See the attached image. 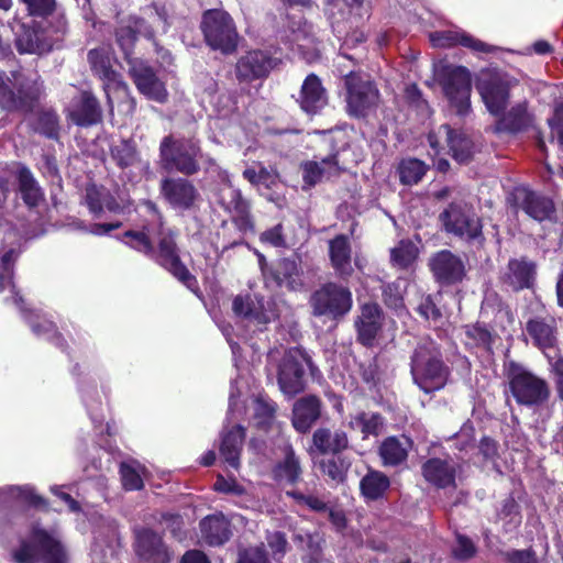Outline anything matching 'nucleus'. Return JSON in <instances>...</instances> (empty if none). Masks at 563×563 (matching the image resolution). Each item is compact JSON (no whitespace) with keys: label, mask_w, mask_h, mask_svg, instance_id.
Instances as JSON below:
<instances>
[{"label":"nucleus","mask_w":563,"mask_h":563,"mask_svg":"<svg viewBox=\"0 0 563 563\" xmlns=\"http://www.w3.org/2000/svg\"><path fill=\"white\" fill-rule=\"evenodd\" d=\"M205 44L223 55L233 54L239 45V33L233 18L223 9H207L199 23Z\"/></svg>","instance_id":"nucleus-4"},{"label":"nucleus","mask_w":563,"mask_h":563,"mask_svg":"<svg viewBox=\"0 0 563 563\" xmlns=\"http://www.w3.org/2000/svg\"><path fill=\"white\" fill-rule=\"evenodd\" d=\"M440 219L448 233L467 241L482 238V222L474 209L465 202H452Z\"/></svg>","instance_id":"nucleus-11"},{"label":"nucleus","mask_w":563,"mask_h":563,"mask_svg":"<svg viewBox=\"0 0 563 563\" xmlns=\"http://www.w3.org/2000/svg\"><path fill=\"white\" fill-rule=\"evenodd\" d=\"M347 89V110L354 117H364L378 101V90L369 80H362L352 70L344 74Z\"/></svg>","instance_id":"nucleus-15"},{"label":"nucleus","mask_w":563,"mask_h":563,"mask_svg":"<svg viewBox=\"0 0 563 563\" xmlns=\"http://www.w3.org/2000/svg\"><path fill=\"white\" fill-rule=\"evenodd\" d=\"M119 474L124 490L134 492L144 488L143 478L133 465L122 462L119 467Z\"/></svg>","instance_id":"nucleus-51"},{"label":"nucleus","mask_w":563,"mask_h":563,"mask_svg":"<svg viewBox=\"0 0 563 563\" xmlns=\"http://www.w3.org/2000/svg\"><path fill=\"white\" fill-rule=\"evenodd\" d=\"M531 122L532 118L527 110L526 103H519L509 111L501 123L505 129L520 131L528 128Z\"/></svg>","instance_id":"nucleus-50"},{"label":"nucleus","mask_w":563,"mask_h":563,"mask_svg":"<svg viewBox=\"0 0 563 563\" xmlns=\"http://www.w3.org/2000/svg\"><path fill=\"white\" fill-rule=\"evenodd\" d=\"M31 114L34 118L29 121V126L34 133L49 140L59 139L60 118L54 108H36Z\"/></svg>","instance_id":"nucleus-31"},{"label":"nucleus","mask_w":563,"mask_h":563,"mask_svg":"<svg viewBox=\"0 0 563 563\" xmlns=\"http://www.w3.org/2000/svg\"><path fill=\"white\" fill-rule=\"evenodd\" d=\"M476 552L474 543L462 534L456 536V543L453 548V554L459 560H468Z\"/></svg>","instance_id":"nucleus-58"},{"label":"nucleus","mask_w":563,"mask_h":563,"mask_svg":"<svg viewBox=\"0 0 563 563\" xmlns=\"http://www.w3.org/2000/svg\"><path fill=\"white\" fill-rule=\"evenodd\" d=\"M254 253L267 285L286 287L290 290H297L302 286L301 275L295 261L285 258L277 263L275 269H268L265 257L256 250Z\"/></svg>","instance_id":"nucleus-20"},{"label":"nucleus","mask_w":563,"mask_h":563,"mask_svg":"<svg viewBox=\"0 0 563 563\" xmlns=\"http://www.w3.org/2000/svg\"><path fill=\"white\" fill-rule=\"evenodd\" d=\"M411 375L415 384L427 394L445 386L449 368L433 341H421L416 347L411 357Z\"/></svg>","instance_id":"nucleus-3"},{"label":"nucleus","mask_w":563,"mask_h":563,"mask_svg":"<svg viewBox=\"0 0 563 563\" xmlns=\"http://www.w3.org/2000/svg\"><path fill=\"white\" fill-rule=\"evenodd\" d=\"M527 331L541 349L551 347L554 344V329L542 320H531L527 324Z\"/></svg>","instance_id":"nucleus-47"},{"label":"nucleus","mask_w":563,"mask_h":563,"mask_svg":"<svg viewBox=\"0 0 563 563\" xmlns=\"http://www.w3.org/2000/svg\"><path fill=\"white\" fill-rule=\"evenodd\" d=\"M306 365L309 358L302 350L296 347L285 353L278 369V385L284 395L292 397L303 390Z\"/></svg>","instance_id":"nucleus-12"},{"label":"nucleus","mask_w":563,"mask_h":563,"mask_svg":"<svg viewBox=\"0 0 563 563\" xmlns=\"http://www.w3.org/2000/svg\"><path fill=\"white\" fill-rule=\"evenodd\" d=\"M114 36L128 65H131L134 60H139L132 57L139 36L128 21L126 24L115 29Z\"/></svg>","instance_id":"nucleus-46"},{"label":"nucleus","mask_w":563,"mask_h":563,"mask_svg":"<svg viewBox=\"0 0 563 563\" xmlns=\"http://www.w3.org/2000/svg\"><path fill=\"white\" fill-rule=\"evenodd\" d=\"M289 29L291 31V36L289 41L296 43L298 48H302L310 42V35L312 33V26L303 21L301 18L295 20V16L291 18V22L289 24Z\"/></svg>","instance_id":"nucleus-54"},{"label":"nucleus","mask_w":563,"mask_h":563,"mask_svg":"<svg viewBox=\"0 0 563 563\" xmlns=\"http://www.w3.org/2000/svg\"><path fill=\"white\" fill-rule=\"evenodd\" d=\"M27 324L31 328L32 332L37 336H51V334H53V332H55V330L57 329L55 322L48 319L40 318L38 316L27 318Z\"/></svg>","instance_id":"nucleus-57"},{"label":"nucleus","mask_w":563,"mask_h":563,"mask_svg":"<svg viewBox=\"0 0 563 563\" xmlns=\"http://www.w3.org/2000/svg\"><path fill=\"white\" fill-rule=\"evenodd\" d=\"M110 154L117 166L125 169L137 162L139 152L132 139H123L110 147Z\"/></svg>","instance_id":"nucleus-44"},{"label":"nucleus","mask_w":563,"mask_h":563,"mask_svg":"<svg viewBox=\"0 0 563 563\" xmlns=\"http://www.w3.org/2000/svg\"><path fill=\"white\" fill-rule=\"evenodd\" d=\"M26 9L31 19L52 22L56 18H60L68 22L66 12L59 7L57 0H20Z\"/></svg>","instance_id":"nucleus-37"},{"label":"nucleus","mask_w":563,"mask_h":563,"mask_svg":"<svg viewBox=\"0 0 563 563\" xmlns=\"http://www.w3.org/2000/svg\"><path fill=\"white\" fill-rule=\"evenodd\" d=\"M267 543L275 559H280L287 551V540L284 533L273 532L267 536Z\"/></svg>","instance_id":"nucleus-62"},{"label":"nucleus","mask_w":563,"mask_h":563,"mask_svg":"<svg viewBox=\"0 0 563 563\" xmlns=\"http://www.w3.org/2000/svg\"><path fill=\"white\" fill-rule=\"evenodd\" d=\"M430 41L435 47L461 45L478 53H487L490 51L489 45L460 29L433 32L430 34Z\"/></svg>","instance_id":"nucleus-28"},{"label":"nucleus","mask_w":563,"mask_h":563,"mask_svg":"<svg viewBox=\"0 0 563 563\" xmlns=\"http://www.w3.org/2000/svg\"><path fill=\"white\" fill-rule=\"evenodd\" d=\"M400 181L404 185H416L418 184L427 172V166L423 162L409 158L404 159L398 167Z\"/></svg>","instance_id":"nucleus-48"},{"label":"nucleus","mask_w":563,"mask_h":563,"mask_svg":"<svg viewBox=\"0 0 563 563\" xmlns=\"http://www.w3.org/2000/svg\"><path fill=\"white\" fill-rule=\"evenodd\" d=\"M202 540L211 547L221 545L230 539V521L222 514L209 515L199 522Z\"/></svg>","instance_id":"nucleus-30"},{"label":"nucleus","mask_w":563,"mask_h":563,"mask_svg":"<svg viewBox=\"0 0 563 563\" xmlns=\"http://www.w3.org/2000/svg\"><path fill=\"white\" fill-rule=\"evenodd\" d=\"M21 498L22 500L27 504L30 507L42 510V511H49V504L46 498L38 495L34 489L32 488H25L21 492Z\"/></svg>","instance_id":"nucleus-59"},{"label":"nucleus","mask_w":563,"mask_h":563,"mask_svg":"<svg viewBox=\"0 0 563 563\" xmlns=\"http://www.w3.org/2000/svg\"><path fill=\"white\" fill-rule=\"evenodd\" d=\"M287 496L294 498L298 505L307 506L313 511H323L327 509V504L314 495H303L297 490H289L286 493Z\"/></svg>","instance_id":"nucleus-56"},{"label":"nucleus","mask_w":563,"mask_h":563,"mask_svg":"<svg viewBox=\"0 0 563 563\" xmlns=\"http://www.w3.org/2000/svg\"><path fill=\"white\" fill-rule=\"evenodd\" d=\"M274 477L279 482L296 483L301 474L299 460L290 446L285 449V457L274 467Z\"/></svg>","instance_id":"nucleus-42"},{"label":"nucleus","mask_w":563,"mask_h":563,"mask_svg":"<svg viewBox=\"0 0 563 563\" xmlns=\"http://www.w3.org/2000/svg\"><path fill=\"white\" fill-rule=\"evenodd\" d=\"M330 260L333 268L341 276L352 274L351 265V246L349 240L344 235H339L330 241L329 244Z\"/></svg>","instance_id":"nucleus-38"},{"label":"nucleus","mask_w":563,"mask_h":563,"mask_svg":"<svg viewBox=\"0 0 563 563\" xmlns=\"http://www.w3.org/2000/svg\"><path fill=\"white\" fill-rule=\"evenodd\" d=\"M323 474L329 476L332 481L342 482L345 475V467L339 463L334 457L324 460L320 463Z\"/></svg>","instance_id":"nucleus-60"},{"label":"nucleus","mask_w":563,"mask_h":563,"mask_svg":"<svg viewBox=\"0 0 563 563\" xmlns=\"http://www.w3.org/2000/svg\"><path fill=\"white\" fill-rule=\"evenodd\" d=\"M213 489L224 494H236L241 495L244 493V488L236 483L235 479L228 481L221 474L218 475L217 481L213 485Z\"/></svg>","instance_id":"nucleus-63"},{"label":"nucleus","mask_w":563,"mask_h":563,"mask_svg":"<svg viewBox=\"0 0 563 563\" xmlns=\"http://www.w3.org/2000/svg\"><path fill=\"white\" fill-rule=\"evenodd\" d=\"M110 49L103 46L91 48L87 53V62L92 75L99 78L103 85L102 89L107 98V106L110 113H113V100L110 96L111 86L126 88L121 74L112 66Z\"/></svg>","instance_id":"nucleus-14"},{"label":"nucleus","mask_w":563,"mask_h":563,"mask_svg":"<svg viewBox=\"0 0 563 563\" xmlns=\"http://www.w3.org/2000/svg\"><path fill=\"white\" fill-rule=\"evenodd\" d=\"M390 485L389 478L378 471H369L360 483L362 495L366 500H377L384 496Z\"/></svg>","instance_id":"nucleus-40"},{"label":"nucleus","mask_w":563,"mask_h":563,"mask_svg":"<svg viewBox=\"0 0 563 563\" xmlns=\"http://www.w3.org/2000/svg\"><path fill=\"white\" fill-rule=\"evenodd\" d=\"M351 428L360 430L364 438L368 435H376L382 429L383 419L377 413H358L350 421Z\"/></svg>","instance_id":"nucleus-49"},{"label":"nucleus","mask_w":563,"mask_h":563,"mask_svg":"<svg viewBox=\"0 0 563 563\" xmlns=\"http://www.w3.org/2000/svg\"><path fill=\"white\" fill-rule=\"evenodd\" d=\"M514 199L518 208L537 221L549 219L554 211L552 200L526 187L516 188Z\"/></svg>","instance_id":"nucleus-24"},{"label":"nucleus","mask_w":563,"mask_h":563,"mask_svg":"<svg viewBox=\"0 0 563 563\" xmlns=\"http://www.w3.org/2000/svg\"><path fill=\"white\" fill-rule=\"evenodd\" d=\"M18 563H34L42 556L46 563H66V553L62 543L47 530L35 527L29 541H22L13 554Z\"/></svg>","instance_id":"nucleus-8"},{"label":"nucleus","mask_w":563,"mask_h":563,"mask_svg":"<svg viewBox=\"0 0 563 563\" xmlns=\"http://www.w3.org/2000/svg\"><path fill=\"white\" fill-rule=\"evenodd\" d=\"M133 550L141 563H170L173 559L163 534L147 527L134 530Z\"/></svg>","instance_id":"nucleus-13"},{"label":"nucleus","mask_w":563,"mask_h":563,"mask_svg":"<svg viewBox=\"0 0 563 563\" xmlns=\"http://www.w3.org/2000/svg\"><path fill=\"white\" fill-rule=\"evenodd\" d=\"M44 93L45 89L40 76L20 82L16 91L11 87L9 78L0 76V109L7 113L31 114L38 108Z\"/></svg>","instance_id":"nucleus-6"},{"label":"nucleus","mask_w":563,"mask_h":563,"mask_svg":"<svg viewBox=\"0 0 563 563\" xmlns=\"http://www.w3.org/2000/svg\"><path fill=\"white\" fill-rule=\"evenodd\" d=\"M353 299L349 288L329 283L316 290L310 298L314 316L338 320L350 312Z\"/></svg>","instance_id":"nucleus-10"},{"label":"nucleus","mask_w":563,"mask_h":563,"mask_svg":"<svg viewBox=\"0 0 563 563\" xmlns=\"http://www.w3.org/2000/svg\"><path fill=\"white\" fill-rule=\"evenodd\" d=\"M534 276V264L525 258L511 260L503 274V282L514 290L529 288Z\"/></svg>","instance_id":"nucleus-32"},{"label":"nucleus","mask_w":563,"mask_h":563,"mask_svg":"<svg viewBox=\"0 0 563 563\" xmlns=\"http://www.w3.org/2000/svg\"><path fill=\"white\" fill-rule=\"evenodd\" d=\"M549 125L553 136L558 137L560 144L563 145V102L554 110V115L549 119Z\"/></svg>","instance_id":"nucleus-64"},{"label":"nucleus","mask_w":563,"mask_h":563,"mask_svg":"<svg viewBox=\"0 0 563 563\" xmlns=\"http://www.w3.org/2000/svg\"><path fill=\"white\" fill-rule=\"evenodd\" d=\"M68 31L69 23L60 18L52 22L15 20L12 25L14 46L20 55L42 56L60 48Z\"/></svg>","instance_id":"nucleus-2"},{"label":"nucleus","mask_w":563,"mask_h":563,"mask_svg":"<svg viewBox=\"0 0 563 563\" xmlns=\"http://www.w3.org/2000/svg\"><path fill=\"white\" fill-rule=\"evenodd\" d=\"M200 148L189 140H176L173 135L163 137L159 144V158L165 170H176L191 176L200 169L197 156Z\"/></svg>","instance_id":"nucleus-7"},{"label":"nucleus","mask_w":563,"mask_h":563,"mask_svg":"<svg viewBox=\"0 0 563 563\" xmlns=\"http://www.w3.org/2000/svg\"><path fill=\"white\" fill-rule=\"evenodd\" d=\"M434 80L452 108L460 115H465L471 108V73L463 66H455L439 62L433 67Z\"/></svg>","instance_id":"nucleus-5"},{"label":"nucleus","mask_w":563,"mask_h":563,"mask_svg":"<svg viewBox=\"0 0 563 563\" xmlns=\"http://www.w3.org/2000/svg\"><path fill=\"white\" fill-rule=\"evenodd\" d=\"M260 240L262 243L274 246V247H284L286 245L284 235H283V225L277 224L266 231H264L260 235Z\"/></svg>","instance_id":"nucleus-61"},{"label":"nucleus","mask_w":563,"mask_h":563,"mask_svg":"<svg viewBox=\"0 0 563 563\" xmlns=\"http://www.w3.org/2000/svg\"><path fill=\"white\" fill-rule=\"evenodd\" d=\"M18 190L24 205L34 209L45 199V195L34 175L26 166H21L16 174Z\"/></svg>","instance_id":"nucleus-33"},{"label":"nucleus","mask_w":563,"mask_h":563,"mask_svg":"<svg viewBox=\"0 0 563 563\" xmlns=\"http://www.w3.org/2000/svg\"><path fill=\"white\" fill-rule=\"evenodd\" d=\"M430 269L435 279L443 284H455L465 276V263L449 250H442L429 260Z\"/></svg>","instance_id":"nucleus-21"},{"label":"nucleus","mask_w":563,"mask_h":563,"mask_svg":"<svg viewBox=\"0 0 563 563\" xmlns=\"http://www.w3.org/2000/svg\"><path fill=\"white\" fill-rule=\"evenodd\" d=\"M278 64V58L273 57L268 51L255 49L249 52V79L264 78Z\"/></svg>","instance_id":"nucleus-43"},{"label":"nucleus","mask_w":563,"mask_h":563,"mask_svg":"<svg viewBox=\"0 0 563 563\" xmlns=\"http://www.w3.org/2000/svg\"><path fill=\"white\" fill-rule=\"evenodd\" d=\"M418 254V246L413 242L402 240L391 249L390 261L395 267L409 268L416 262Z\"/></svg>","instance_id":"nucleus-45"},{"label":"nucleus","mask_w":563,"mask_h":563,"mask_svg":"<svg viewBox=\"0 0 563 563\" xmlns=\"http://www.w3.org/2000/svg\"><path fill=\"white\" fill-rule=\"evenodd\" d=\"M103 188L91 184L86 187L85 202L93 218H100L103 213Z\"/></svg>","instance_id":"nucleus-53"},{"label":"nucleus","mask_w":563,"mask_h":563,"mask_svg":"<svg viewBox=\"0 0 563 563\" xmlns=\"http://www.w3.org/2000/svg\"><path fill=\"white\" fill-rule=\"evenodd\" d=\"M457 463L451 457H433L422 465L424 479L439 488L454 486Z\"/></svg>","instance_id":"nucleus-26"},{"label":"nucleus","mask_w":563,"mask_h":563,"mask_svg":"<svg viewBox=\"0 0 563 563\" xmlns=\"http://www.w3.org/2000/svg\"><path fill=\"white\" fill-rule=\"evenodd\" d=\"M147 11H150L148 18L152 20H147L144 16L139 15H130L128 18L129 24L133 27L137 36H143L147 40H154L155 38V30H154V23L155 22H166L167 21V13L164 5H159L156 2H152L147 7Z\"/></svg>","instance_id":"nucleus-34"},{"label":"nucleus","mask_w":563,"mask_h":563,"mask_svg":"<svg viewBox=\"0 0 563 563\" xmlns=\"http://www.w3.org/2000/svg\"><path fill=\"white\" fill-rule=\"evenodd\" d=\"M117 240L166 271L198 298L202 297L197 277L181 260L177 231L161 228L154 242L147 228L143 227L142 230H126Z\"/></svg>","instance_id":"nucleus-1"},{"label":"nucleus","mask_w":563,"mask_h":563,"mask_svg":"<svg viewBox=\"0 0 563 563\" xmlns=\"http://www.w3.org/2000/svg\"><path fill=\"white\" fill-rule=\"evenodd\" d=\"M297 101L308 114H316L328 104L327 90L317 75L310 74L306 77Z\"/></svg>","instance_id":"nucleus-25"},{"label":"nucleus","mask_w":563,"mask_h":563,"mask_svg":"<svg viewBox=\"0 0 563 563\" xmlns=\"http://www.w3.org/2000/svg\"><path fill=\"white\" fill-rule=\"evenodd\" d=\"M66 118L79 128H90L102 123L103 110L91 90H81L73 98Z\"/></svg>","instance_id":"nucleus-16"},{"label":"nucleus","mask_w":563,"mask_h":563,"mask_svg":"<svg viewBox=\"0 0 563 563\" xmlns=\"http://www.w3.org/2000/svg\"><path fill=\"white\" fill-rule=\"evenodd\" d=\"M159 189L172 207L183 210L190 209L198 197L196 187L186 178L166 177L162 179Z\"/></svg>","instance_id":"nucleus-22"},{"label":"nucleus","mask_w":563,"mask_h":563,"mask_svg":"<svg viewBox=\"0 0 563 563\" xmlns=\"http://www.w3.org/2000/svg\"><path fill=\"white\" fill-rule=\"evenodd\" d=\"M303 189H310L318 183L340 174V166L336 155L318 161H306L300 165Z\"/></svg>","instance_id":"nucleus-27"},{"label":"nucleus","mask_w":563,"mask_h":563,"mask_svg":"<svg viewBox=\"0 0 563 563\" xmlns=\"http://www.w3.org/2000/svg\"><path fill=\"white\" fill-rule=\"evenodd\" d=\"M476 87L488 111L494 115H500L509 97L508 82L498 74L482 71Z\"/></svg>","instance_id":"nucleus-18"},{"label":"nucleus","mask_w":563,"mask_h":563,"mask_svg":"<svg viewBox=\"0 0 563 563\" xmlns=\"http://www.w3.org/2000/svg\"><path fill=\"white\" fill-rule=\"evenodd\" d=\"M245 437V429L241 424L234 426L223 434L220 445L222 459L233 468L240 466V455Z\"/></svg>","instance_id":"nucleus-35"},{"label":"nucleus","mask_w":563,"mask_h":563,"mask_svg":"<svg viewBox=\"0 0 563 563\" xmlns=\"http://www.w3.org/2000/svg\"><path fill=\"white\" fill-rule=\"evenodd\" d=\"M321 412L320 400L316 396L298 399L292 408V426L301 433L307 432L319 419Z\"/></svg>","instance_id":"nucleus-29"},{"label":"nucleus","mask_w":563,"mask_h":563,"mask_svg":"<svg viewBox=\"0 0 563 563\" xmlns=\"http://www.w3.org/2000/svg\"><path fill=\"white\" fill-rule=\"evenodd\" d=\"M383 325V312L375 302L364 303L355 320L358 341L365 346H372Z\"/></svg>","instance_id":"nucleus-23"},{"label":"nucleus","mask_w":563,"mask_h":563,"mask_svg":"<svg viewBox=\"0 0 563 563\" xmlns=\"http://www.w3.org/2000/svg\"><path fill=\"white\" fill-rule=\"evenodd\" d=\"M430 146L439 153L442 141L446 143L453 158L459 163H467L474 153L473 142L461 131L452 130L449 125H441L438 131L429 134Z\"/></svg>","instance_id":"nucleus-19"},{"label":"nucleus","mask_w":563,"mask_h":563,"mask_svg":"<svg viewBox=\"0 0 563 563\" xmlns=\"http://www.w3.org/2000/svg\"><path fill=\"white\" fill-rule=\"evenodd\" d=\"M276 179L277 176L273 170H269L260 164H254L249 168V181L255 185H263L264 187L269 188L275 185Z\"/></svg>","instance_id":"nucleus-55"},{"label":"nucleus","mask_w":563,"mask_h":563,"mask_svg":"<svg viewBox=\"0 0 563 563\" xmlns=\"http://www.w3.org/2000/svg\"><path fill=\"white\" fill-rule=\"evenodd\" d=\"M508 388L516 402L527 407L540 406L550 396L548 383L520 366L510 368Z\"/></svg>","instance_id":"nucleus-9"},{"label":"nucleus","mask_w":563,"mask_h":563,"mask_svg":"<svg viewBox=\"0 0 563 563\" xmlns=\"http://www.w3.org/2000/svg\"><path fill=\"white\" fill-rule=\"evenodd\" d=\"M313 445L320 453L336 454L347 448L349 440L343 431L331 432L329 429H318L314 431Z\"/></svg>","instance_id":"nucleus-39"},{"label":"nucleus","mask_w":563,"mask_h":563,"mask_svg":"<svg viewBox=\"0 0 563 563\" xmlns=\"http://www.w3.org/2000/svg\"><path fill=\"white\" fill-rule=\"evenodd\" d=\"M251 408L252 420L256 428L267 430L274 424L277 405L267 395H253Z\"/></svg>","instance_id":"nucleus-36"},{"label":"nucleus","mask_w":563,"mask_h":563,"mask_svg":"<svg viewBox=\"0 0 563 563\" xmlns=\"http://www.w3.org/2000/svg\"><path fill=\"white\" fill-rule=\"evenodd\" d=\"M129 75L139 92L147 99L164 103L168 99L165 84L157 77L154 68L143 60H134L129 65Z\"/></svg>","instance_id":"nucleus-17"},{"label":"nucleus","mask_w":563,"mask_h":563,"mask_svg":"<svg viewBox=\"0 0 563 563\" xmlns=\"http://www.w3.org/2000/svg\"><path fill=\"white\" fill-rule=\"evenodd\" d=\"M408 439L388 438L380 448L379 454L385 465H397L404 462L408 455Z\"/></svg>","instance_id":"nucleus-41"},{"label":"nucleus","mask_w":563,"mask_h":563,"mask_svg":"<svg viewBox=\"0 0 563 563\" xmlns=\"http://www.w3.org/2000/svg\"><path fill=\"white\" fill-rule=\"evenodd\" d=\"M407 287V280L398 278L383 288L385 302L395 309L402 307V298Z\"/></svg>","instance_id":"nucleus-52"}]
</instances>
